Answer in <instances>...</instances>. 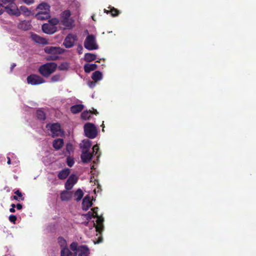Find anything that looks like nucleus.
I'll return each mask as SVG.
<instances>
[{"mask_svg": "<svg viewBox=\"0 0 256 256\" xmlns=\"http://www.w3.org/2000/svg\"><path fill=\"white\" fill-rule=\"evenodd\" d=\"M74 148L73 146L71 143H68L66 144V150L68 152L69 155L70 154L71 152H73Z\"/></svg>", "mask_w": 256, "mask_h": 256, "instance_id": "obj_35", "label": "nucleus"}, {"mask_svg": "<svg viewBox=\"0 0 256 256\" xmlns=\"http://www.w3.org/2000/svg\"><path fill=\"white\" fill-rule=\"evenodd\" d=\"M49 24L51 25H54L56 26V25L58 24L59 22V20L56 18H53L49 20Z\"/></svg>", "mask_w": 256, "mask_h": 256, "instance_id": "obj_39", "label": "nucleus"}, {"mask_svg": "<svg viewBox=\"0 0 256 256\" xmlns=\"http://www.w3.org/2000/svg\"><path fill=\"white\" fill-rule=\"evenodd\" d=\"M44 52L47 54H62L64 50L60 47L46 46Z\"/></svg>", "mask_w": 256, "mask_h": 256, "instance_id": "obj_11", "label": "nucleus"}, {"mask_svg": "<svg viewBox=\"0 0 256 256\" xmlns=\"http://www.w3.org/2000/svg\"><path fill=\"white\" fill-rule=\"evenodd\" d=\"M58 58V56H48L47 60H56Z\"/></svg>", "mask_w": 256, "mask_h": 256, "instance_id": "obj_44", "label": "nucleus"}, {"mask_svg": "<svg viewBox=\"0 0 256 256\" xmlns=\"http://www.w3.org/2000/svg\"><path fill=\"white\" fill-rule=\"evenodd\" d=\"M84 132L86 136L90 138H94L97 136L96 128L92 123H87L84 124Z\"/></svg>", "mask_w": 256, "mask_h": 256, "instance_id": "obj_5", "label": "nucleus"}, {"mask_svg": "<svg viewBox=\"0 0 256 256\" xmlns=\"http://www.w3.org/2000/svg\"><path fill=\"white\" fill-rule=\"evenodd\" d=\"M8 220L11 222L15 224L17 220V218L15 215L12 214L9 216Z\"/></svg>", "mask_w": 256, "mask_h": 256, "instance_id": "obj_40", "label": "nucleus"}, {"mask_svg": "<svg viewBox=\"0 0 256 256\" xmlns=\"http://www.w3.org/2000/svg\"><path fill=\"white\" fill-rule=\"evenodd\" d=\"M14 1V0H0V14L5 11L10 15L16 16H20V12Z\"/></svg>", "mask_w": 256, "mask_h": 256, "instance_id": "obj_1", "label": "nucleus"}, {"mask_svg": "<svg viewBox=\"0 0 256 256\" xmlns=\"http://www.w3.org/2000/svg\"><path fill=\"white\" fill-rule=\"evenodd\" d=\"M20 10L26 16H28L30 14V11L25 6H21Z\"/></svg>", "mask_w": 256, "mask_h": 256, "instance_id": "obj_34", "label": "nucleus"}, {"mask_svg": "<svg viewBox=\"0 0 256 256\" xmlns=\"http://www.w3.org/2000/svg\"><path fill=\"white\" fill-rule=\"evenodd\" d=\"M10 212H16L15 208H10Z\"/></svg>", "mask_w": 256, "mask_h": 256, "instance_id": "obj_50", "label": "nucleus"}, {"mask_svg": "<svg viewBox=\"0 0 256 256\" xmlns=\"http://www.w3.org/2000/svg\"><path fill=\"white\" fill-rule=\"evenodd\" d=\"M86 220H91L92 218H95L94 214L92 212H89L88 214H85Z\"/></svg>", "mask_w": 256, "mask_h": 256, "instance_id": "obj_41", "label": "nucleus"}, {"mask_svg": "<svg viewBox=\"0 0 256 256\" xmlns=\"http://www.w3.org/2000/svg\"><path fill=\"white\" fill-rule=\"evenodd\" d=\"M92 203L89 196H86L82 200V208L84 210H88L92 206Z\"/></svg>", "mask_w": 256, "mask_h": 256, "instance_id": "obj_16", "label": "nucleus"}, {"mask_svg": "<svg viewBox=\"0 0 256 256\" xmlns=\"http://www.w3.org/2000/svg\"><path fill=\"white\" fill-rule=\"evenodd\" d=\"M102 75L100 72L97 70L94 72L92 76V79L95 81L98 82L102 79Z\"/></svg>", "mask_w": 256, "mask_h": 256, "instance_id": "obj_26", "label": "nucleus"}, {"mask_svg": "<svg viewBox=\"0 0 256 256\" xmlns=\"http://www.w3.org/2000/svg\"><path fill=\"white\" fill-rule=\"evenodd\" d=\"M92 145L91 142L88 140H84L83 141V148L86 149V150L88 151L89 148Z\"/></svg>", "mask_w": 256, "mask_h": 256, "instance_id": "obj_33", "label": "nucleus"}, {"mask_svg": "<svg viewBox=\"0 0 256 256\" xmlns=\"http://www.w3.org/2000/svg\"><path fill=\"white\" fill-rule=\"evenodd\" d=\"M96 82H95V81H94H94H89L88 82V84L90 88H94L96 86Z\"/></svg>", "mask_w": 256, "mask_h": 256, "instance_id": "obj_43", "label": "nucleus"}, {"mask_svg": "<svg viewBox=\"0 0 256 256\" xmlns=\"http://www.w3.org/2000/svg\"><path fill=\"white\" fill-rule=\"evenodd\" d=\"M69 68V66L66 62H63L58 66V69L60 70H67Z\"/></svg>", "mask_w": 256, "mask_h": 256, "instance_id": "obj_36", "label": "nucleus"}, {"mask_svg": "<svg viewBox=\"0 0 256 256\" xmlns=\"http://www.w3.org/2000/svg\"><path fill=\"white\" fill-rule=\"evenodd\" d=\"M96 56L94 54L91 53H86L84 54V60L87 62H90L92 61L96 60Z\"/></svg>", "mask_w": 256, "mask_h": 256, "instance_id": "obj_25", "label": "nucleus"}, {"mask_svg": "<svg viewBox=\"0 0 256 256\" xmlns=\"http://www.w3.org/2000/svg\"><path fill=\"white\" fill-rule=\"evenodd\" d=\"M36 116L38 120H44L46 119V114L42 110H36Z\"/></svg>", "mask_w": 256, "mask_h": 256, "instance_id": "obj_29", "label": "nucleus"}, {"mask_svg": "<svg viewBox=\"0 0 256 256\" xmlns=\"http://www.w3.org/2000/svg\"><path fill=\"white\" fill-rule=\"evenodd\" d=\"M26 80L28 84L32 86L38 85L45 82V80L36 74H30L27 77Z\"/></svg>", "mask_w": 256, "mask_h": 256, "instance_id": "obj_7", "label": "nucleus"}, {"mask_svg": "<svg viewBox=\"0 0 256 256\" xmlns=\"http://www.w3.org/2000/svg\"><path fill=\"white\" fill-rule=\"evenodd\" d=\"M89 250L86 246H78V252H75L74 256H88Z\"/></svg>", "mask_w": 256, "mask_h": 256, "instance_id": "obj_14", "label": "nucleus"}, {"mask_svg": "<svg viewBox=\"0 0 256 256\" xmlns=\"http://www.w3.org/2000/svg\"><path fill=\"white\" fill-rule=\"evenodd\" d=\"M19 29H21L24 30H27L30 29L32 25L30 22L29 20H22L21 21L18 26Z\"/></svg>", "mask_w": 256, "mask_h": 256, "instance_id": "obj_17", "label": "nucleus"}, {"mask_svg": "<svg viewBox=\"0 0 256 256\" xmlns=\"http://www.w3.org/2000/svg\"><path fill=\"white\" fill-rule=\"evenodd\" d=\"M42 30L46 34H52L56 31L57 28L54 25H51L49 24H44L42 26Z\"/></svg>", "mask_w": 256, "mask_h": 256, "instance_id": "obj_12", "label": "nucleus"}, {"mask_svg": "<svg viewBox=\"0 0 256 256\" xmlns=\"http://www.w3.org/2000/svg\"><path fill=\"white\" fill-rule=\"evenodd\" d=\"M93 156L92 153L89 152L88 151L86 150L81 154V159L82 162L88 163L90 162Z\"/></svg>", "mask_w": 256, "mask_h": 256, "instance_id": "obj_18", "label": "nucleus"}, {"mask_svg": "<svg viewBox=\"0 0 256 256\" xmlns=\"http://www.w3.org/2000/svg\"><path fill=\"white\" fill-rule=\"evenodd\" d=\"M72 252L66 247L64 248L61 250V256H70Z\"/></svg>", "mask_w": 256, "mask_h": 256, "instance_id": "obj_32", "label": "nucleus"}, {"mask_svg": "<svg viewBox=\"0 0 256 256\" xmlns=\"http://www.w3.org/2000/svg\"><path fill=\"white\" fill-rule=\"evenodd\" d=\"M8 164H10V159L9 157H8Z\"/></svg>", "mask_w": 256, "mask_h": 256, "instance_id": "obj_51", "label": "nucleus"}, {"mask_svg": "<svg viewBox=\"0 0 256 256\" xmlns=\"http://www.w3.org/2000/svg\"><path fill=\"white\" fill-rule=\"evenodd\" d=\"M11 207L13 208H15L16 207V205L15 204H11Z\"/></svg>", "mask_w": 256, "mask_h": 256, "instance_id": "obj_52", "label": "nucleus"}, {"mask_svg": "<svg viewBox=\"0 0 256 256\" xmlns=\"http://www.w3.org/2000/svg\"><path fill=\"white\" fill-rule=\"evenodd\" d=\"M84 108V105L82 104H76L71 106L70 111L72 114H78L83 110Z\"/></svg>", "mask_w": 256, "mask_h": 256, "instance_id": "obj_22", "label": "nucleus"}, {"mask_svg": "<svg viewBox=\"0 0 256 256\" xmlns=\"http://www.w3.org/2000/svg\"><path fill=\"white\" fill-rule=\"evenodd\" d=\"M46 128L51 131L53 137L58 136L60 132V126L58 123L47 124Z\"/></svg>", "mask_w": 256, "mask_h": 256, "instance_id": "obj_10", "label": "nucleus"}, {"mask_svg": "<svg viewBox=\"0 0 256 256\" xmlns=\"http://www.w3.org/2000/svg\"><path fill=\"white\" fill-rule=\"evenodd\" d=\"M38 10H44V12H38L36 14V18L38 20H46L50 18V6L46 3H42L36 8Z\"/></svg>", "mask_w": 256, "mask_h": 256, "instance_id": "obj_3", "label": "nucleus"}, {"mask_svg": "<svg viewBox=\"0 0 256 256\" xmlns=\"http://www.w3.org/2000/svg\"><path fill=\"white\" fill-rule=\"evenodd\" d=\"M98 66L95 64H86L84 66V72L86 73H89L92 71L94 70L97 68Z\"/></svg>", "mask_w": 256, "mask_h": 256, "instance_id": "obj_23", "label": "nucleus"}, {"mask_svg": "<svg viewBox=\"0 0 256 256\" xmlns=\"http://www.w3.org/2000/svg\"><path fill=\"white\" fill-rule=\"evenodd\" d=\"M66 164L68 166H70V167L72 166L74 164V159L69 156L68 157L67 159H66Z\"/></svg>", "mask_w": 256, "mask_h": 256, "instance_id": "obj_38", "label": "nucleus"}, {"mask_svg": "<svg viewBox=\"0 0 256 256\" xmlns=\"http://www.w3.org/2000/svg\"><path fill=\"white\" fill-rule=\"evenodd\" d=\"M14 193L16 194V196H12L10 198L11 200H14L18 202L20 200H24V198L23 196L22 193L19 190H16Z\"/></svg>", "mask_w": 256, "mask_h": 256, "instance_id": "obj_24", "label": "nucleus"}, {"mask_svg": "<svg viewBox=\"0 0 256 256\" xmlns=\"http://www.w3.org/2000/svg\"><path fill=\"white\" fill-rule=\"evenodd\" d=\"M84 46L90 50L98 48V46L96 43V37L94 35L89 34L87 36L84 42Z\"/></svg>", "mask_w": 256, "mask_h": 256, "instance_id": "obj_6", "label": "nucleus"}, {"mask_svg": "<svg viewBox=\"0 0 256 256\" xmlns=\"http://www.w3.org/2000/svg\"><path fill=\"white\" fill-rule=\"evenodd\" d=\"M70 174V170L68 168H64L60 170L58 175V178L60 180L66 179Z\"/></svg>", "mask_w": 256, "mask_h": 256, "instance_id": "obj_21", "label": "nucleus"}, {"mask_svg": "<svg viewBox=\"0 0 256 256\" xmlns=\"http://www.w3.org/2000/svg\"><path fill=\"white\" fill-rule=\"evenodd\" d=\"M31 38L36 43L43 44H47V40L45 38L40 37L36 34H31Z\"/></svg>", "mask_w": 256, "mask_h": 256, "instance_id": "obj_19", "label": "nucleus"}, {"mask_svg": "<svg viewBox=\"0 0 256 256\" xmlns=\"http://www.w3.org/2000/svg\"><path fill=\"white\" fill-rule=\"evenodd\" d=\"M44 12V10H40V12Z\"/></svg>", "mask_w": 256, "mask_h": 256, "instance_id": "obj_53", "label": "nucleus"}, {"mask_svg": "<svg viewBox=\"0 0 256 256\" xmlns=\"http://www.w3.org/2000/svg\"><path fill=\"white\" fill-rule=\"evenodd\" d=\"M84 196V192L80 188H78L74 194V200L78 202L80 201Z\"/></svg>", "mask_w": 256, "mask_h": 256, "instance_id": "obj_27", "label": "nucleus"}, {"mask_svg": "<svg viewBox=\"0 0 256 256\" xmlns=\"http://www.w3.org/2000/svg\"><path fill=\"white\" fill-rule=\"evenodd\" d=\"M57 64L54 62H48L42 65L38 68V72L43 76L48 78L51 74L55 72Z\"/></svg>", "mask_w": 256, "mask_h": 256, "instance_id": "obj_2", "label": "nucleus"}, {"mask_svg": "<svg viewBox=\"0 0 256 256\" xmlns=\"http://www.w3.org/2000/svg\"><path fill=\"white\" fill-rule=\"evenodd\" d=\"M78 246V244L76 242H72L70 245V249L74 252H77Z\"/></svg>", "mask_w": 256, "mask_h": 256, "instance_id": "obj_37", "label": "nucleus"}, {"mask_svg": "<svg viewBox=\"0 0 256 256\" xmlns=\"http://www.w3.org/2000/svg\"><path fill=\"white\" fill-rule=\"evenodd\" d=\"M90 117V111H84L81 114V118L84 120H89Z\"/></svg>", "mask_w": 256, "mask_h": 256, "instance_id": "obj_31", "label": "nucleus"}, {"mask_svg": "<svg viewBox=\"0 0 256 256\" xmlns=\"http://www.w3.org/2000/svg\"><path fill=\"white\" fill-rule=\"evenodd\" d=\"M104 12L108 14H109L110 12L111 15L112 16H118L120 13V11L118 10L115 8L114 7L111 8L110 9V10H104Z\"/></svg>", "mask_w": 256, "mask_h": 256, "instance_id": "obj_28", "label": "nucleus"}, {"mask_svg": "<svg viewBox=\"0 0 256 256\" xmlns=\"http://www.w3.org/2000/svg\"><path fill=\"white\" fill-rule=\"evenodd\" d=\"M89 111L90 112V114H94L96 115L98 114V112L96 109L92 108V110H90Z\"/></svg>", "mask_w": 256, "mask_h": 256, "instance_id": "obj_47", "label": "nucleus"}, {"mask_svg": "<svg viewBox=\"0 0 256 256\" xmlns=\"http://www.w3.org/2000/svg\"><path fill=\"white\" fill-rule=\"evenodd\" d=\"M78 177L74 174H71L65 183L64 187L66 190H70L74 186L77 182Z\"/></svg>", "mask_w": 256, "mask_h": 256, "instance_id": "obj_9", "label": "nucleus"}, {"mask_svg": "<svg viewBox=\"0 0 256 256\" xmlns=\"http://www.w3.org/2000/svg\"><path fill=\"white\" fill-rule=\"evenodd\" d=\"M92 150L93 153L95 152V154L96 155L98 154V152L99 151V146H98V144H96L93 146Z\"/></svg>", "mask_w": 256, "mask_h": 256, "instance_id": "obj_42", "label": "nucleus"}, {"mask_svg": "<svg viewBox=\"0 0 256 256\" xmlns=\"http://www.w3.org/2000/svg\"><path fill=\"white\" fill-rule=\"evenodd\" d=\"M98 207H95L92 209V212L94 213V217L98 216Z\"/></svg>", "mask_w": 256, "mask_h": 256, "instance_id": "obj_46", "label": "nucleus"}, {"mask_svg": "<svg viewBox=\"0 0 256 256\" xmlns=\"http://www.w3.org/2000/svg\"><path fill=\"white\" fill-rule=\"evenodd\" d=\"M71 14V12L68 10L64 11L61 14V22L68 29L72 28L74 26V20L70 18Z\"/></svg>", "mask_w": 256, "mask_h": 256, "instance_id": "obj_4", "label": "nucleus"}, {"mask_svg": "<svg viewBox=\"0 0 256 256\" xmlns=\"http://www.w3.org/2000/svg\"><path fill=\"white\" fill-rule=\"evenodd\" d=\"M62 75L60 74H56L54 75L50 78V81L53 82H56L62 80Z\"/></svg>", "mask_w": 256, "mask_h": 256, "instance_id": "obj_30", "label": "nucleus"}, {"mask_svg": "<svg viewBox=\"0 0 256 256\" xmlns=\"http://www.w3.org/2000/svg\"><path fill=\"white\" fill-rule=\"evenodd\" d=\"M77 40L78 38L76 34H69L65 38L63 44L66 48H70L74 46L75 42Z\"/></svg>", "mask_w": 256, "mask_h": 256, "instance_id": "obj_8", "label": "nucleus"}, {"mask_svg": "<svg viewBox=\"0 0 256 256\" xmlns=\"http://www.w3.org/2000/svg\"><path fill=\"white\" fill-rule=\"evenodd\" d=\"M64 142L62 138L54 140L52 142V146L56 150H60L64 146Z\"/></svg>", "mask_w": 256, "mask_h": 256, "instance_id": "obj_20", "label": "nucleus"}, {"mask_svg": "<svg viewBox=\"0 0 256 256\" xmlns=\"http://www.w3.org/2000/svg\"><path fill=\"white\" fill-rule=\"evenodd\" d=\"M95 218H97L96 220V224H95L94 222H93L94 226L96 228V230L97 232H98L99 233H100L102 230H103V222H104V218H103L100 216H95Z\"/></svg>", "mask_w": 256, "mask_h": 256, "instance_id": "obj_13", "label": "nucleus"}, {"mask_svg": "<svg viewBox=\"0 0 256 256\" xmlns=\"http://www.w3.org/2000/svg\"><path fill=\"white\" fill-rule=\"evenodd\" d=\"M16 208L18 210H20L22 208V206L20 204H18L16 205Z\"/></svg>", "mask_w": 256, "mask_h": 256, "instance_id": "obj_48", "label": "nucleus"}, {"mask_svg": "<svg viewBox=\"0 0 256 256\" xmlns=\"http://www.w3.org/2000/svg\"><path fill=\"white\" fill-rule=\"evenodd\" d=\"M16 66V64L13 63L12 64L11 66H10V72H12V71L13 69Z\"/></svg>", "mask_w": 256, "mask_h": 256, "instance_id": "obj_49", "label": "nucleus"}, {"mask_svg": "<svg viewBox=\"0 0 256 256\" xmlns=\"http://www.w3.org/2000/svg\"><path fill=\"white\" fill-rule=\"evenodd\" d=\"M58 242L61 244V245H64L66 244V240L62 237H60L58 238Z\"/></svg>", "mask_w": 256, "mask_h": 256, "instance_id": "obj_45", "label": "nucleus"}, {"mask_svg": "<svg viewBox=\"0 0 256 256\" xmlns=\"http://www.w3.org/2000/svg\"><path fill=\"white\" fill-rule=\"evenodd\" d=\"M70 190H63L60 192V198L62 201H69L72 196V192Z\"/></svg>", "mask_w": 256, "mask_h": 256, "instance_id": "obj_15", "label": "nucleus"}]
</instances>
